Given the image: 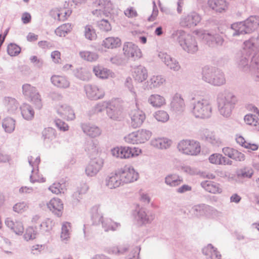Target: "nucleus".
<instances>
[{"label": "nucleus", "mask_w": 259, "mask_h": 259, "mask_svg": "<svg viewBox=\"0 0 259 259\" xmlns=\"http://www.w3.org/2000/svg\"><path fill=\"white\" fill-rule=\"evenodd\" d=\"M236 61L240 69L259 81V52L251 55L248 52L241 51L237 54Z\"/></svg>", "instance_id": "f257e3e1"}, {"label": "nucleus", "mask_w": 259, "mask_h": 259, "mask_svg": "<svg viewBox=\"0 0 259 259\" xmlns=\"http://www.w3.org/2000/svg\"><path fill=\"white\" fill-rule=\"evenodd\" d=\"M217 100L220 113L224 117H230L237 101L236 96L228 90H224L218 93Z\"/></svg>", "instance_id": "f03ea898"}, {"label": "nucleus", "mask_w": 259, "mask_h": 259, "mask_svg": "<svg viewBox=\"0 0 259 259\" xmlns=\"http://www.w3.org/2000/svg\"><path fill=\"white\" fill-rule=\"evenodd\" d=\"M259 25V18L252 16L244 21L234 23L229 28L230 34L235 37L250 33L256 29Z\"/></svg>", "instance_id": "7ed1b4c3"}, {"label": "nucleus", "mask_w": 259, "mask_h": 259, "mask_svg": "<svg viewBox=\"0 0 259 259\" xmlns=\"http://www.w3.org/2000/svg\"><path fill=\"white\" fill-rule=\"evenodd\" d=\"M171 37L184 51L188 53L194 54L198 50L197 42L195 37L183 30L174 31Z\"/></svg>", "instance_id": "20e7f679"}, {"label": "nucleus", "mask_w": 259, "mask_h": 259, "mask_svg": "<svg viewBox=\"0 0 259 259\" xmlns=\"http://www.w3.org/2000/svg\"><path fill=\"white\" fill-rule=\"evenodd\" d=\"M202 80L213 86H221L226 83V78L224 72L214 67H204L202 69Z\"/></svg>", "instance_id": "39448f33"}, {"label": "nucleus", "mask_w": 259, "mask_h": 259, "mask_svg": "<svg viewBox=\"0 0 259 259\" xmlns=\"http://www.w3.org/2000/svg\"><path fill=\"white\" fill-rule=\"evenodd\" d=\"M192 102V113L196 117L201 119L208 118L212 114V107L210 102L205 99L193 98Z\"/></svg>", "instance_id": "423d86ee"}, {"label": "nucleus", "mask_w": 259, "mask_h": 259, "mask_svg": "<svg viewBox=\"0 0 259 259\" xmlns=\"http://www.w3.org/2000/svg\"><path fill=\"white\" fill-rule=\"evenodd\" d=\"M178 149L183 153L191 155H197L201 150L198 142L190 140L180 141L178 145Z\"/></svg>", "instance_id": "0eeeda50"}, {"label": "nucleus", "mask_w": 259, "mask_h": 259, "mask_svg": "<svg viewBox=\"0 0 259 259\" xmlns=\"http://www.w3.org/2000/svg\"><path fill=\"white\" fill-rule=\"evenodd\" d=\"M22 92L26 98L32 102L36 108L41 109L42 103L40 96L35 87L30 84L25 83L22 86Z\"/></svg>", "instance_id": "6e6552de"}, {"label": "nucleus", "mask_w": 259, "mask_h": 259, "mask_svg": "<svg viewBox=\"0 0 259 259\" xmlns=\"http://www.w3.org/2000/svg\"><path fill=\"white\" fill-rule=\"evenodd\" d=\"M122 185L133 183L137 181L139 178V174L135 171L132 166H125L117 169Z\"/></svg>", "instance_id": "1a4fd4ad"}, {"label": "nucleus", "mask_w": 259, "mask_h": 259, "mask_svg": "<svg viewBox=\"0 0 259 259\" xmlns=\"http://www.w3.org/2000/svg\"><path fill=\"white\" fill-rule=\"evenodd\" d=\"M202 36L203 41L211 48L222 46L225 41L223 36L216 31L205 32Z\"/></svg>", "instance_id": "9d476101"}, {"label": "nucleus", "mask_w": 259, "mask_h": 259, "mask_svg": "<svg viewBox=\"0 0 259 259\" xmlns=\"http://www.w3.org/2000/svg\"><path fill=\"white\" fill-rule=\"evenodd\" d=\"M201 17L196 12L192 11L182 15L180 19V25L183 27L193 28L200 22Z\"/></svg>", "instance_id": "9b49d317"}, {"label": "nucleus", "mask_w": 259, "mask_h": 259, "mask_svg": "<svg viewBox=\"0 0 259 259\" xmlns=\"http://www.w3.org/2000/svg\"><path fill=\"white\" fill-rule=\"evenodd\" d=\"M141 150L135 147H121L112 150L113 156L120 158H128L139 155Z\"/></svg>", "instance_id": "f8f14e48"}, {"label": "nucleus", "mask_w": 259, "mask_h": 259, "mask_svg": "<svg viewBox=\"0 0 259 259\" xmlns=\"http://www.w3.org/2000/svg\"><path fill=\"white\" fill-rule=\"evenodd\" d=\"M104 164L103 159L100 157H95L91 161L85 168V174L88 176H95L101 169Z\"/></svg>", "instance_id": "ddd939ff"}, {"label": "nucleus", "mask_w": 259, "mask_h": 259, "mask_svg": "<svg viewBox=\"0 0 259 259\" xmlns=\"http://www.w3.org/2000/svg\"><path fill=\"white\" fill-rule=\"evenodd\" d=\"M123 51L125 56L132 58L134 60L142 57V52L137 45L132 42H125L123 46Z\"/></svg>", "instance_id": "4468645a"}, {"label": "nucleus", "mask_w": 259, "mask_h": 259, "mask_svg": "<svg viewBox=\"0 0 259 259\" xmlns=\"http://www.w3.org/2000/svg\"><path fill=\"white\" fill-rule=\"evenodd\" d=\"M84 90L88 98L91 100L100 99L105 95L104 90L95 85L87 84L84 86Z\"/></svg>", "instance_id": "2eb2a0df"}, {"label": "nucleus", "mask_w": 259, "mask_h": 259, "mask_svg": "<svg viewBox=\"0 0 259 259\" xmlns=\"http://www.w3.org/2000/svg\"><path fill=\"white\" fill-rule=\"evenodd\" d=\"M130 124L134 128L140 127L144 122L146 116L143 111L139 109H134L130 113Z\"/></svg>", "instance_id": "dca6fc26"}, {"label": "nucleus", "mask_w": 259, "mask_h": 259, "mask_svg": "<svg viewBox=\"0 0 259 259\" xmlns=\"http://www.w3.org/2000/svg\"><path fill=\"white\" fill-rule=\"evenodd\" d=\"M159 57L169 69L174 71H178L181 69L179 62L169 55L166 53H160L159 54Z\"/></svg>", "instance_id": "f3484780"}, {"label": "nucleus", "mask_w": 259, "mask_h": 259, "mask_svg": "<svg viewBox=\"0 0 259 259\" xmlns=\"http://www.w3.org/2000/svg\"><path fill=\"white\" fill-rule=\"evenodd\" d=\"M213 210V208L205 204H199L194 205L192 208L193 213L197 217L208 216Z\"/></svg>", "instance_id": "a211bd4d"}, {"label": "nucleus", "mask_w": 259, "mask_h": 259, "mask_svg": "<svg viewBox=\"0 0 259 259\" xmlns=\"http://www.w3.org/2000/svg\"><path fill=\"white\" fill-rule=\"evenodd\" d=\"M105 185L109 189H115L122 185L117 170L108 175L105 180Z\"/></svg>", "instance_id": "6ab92c4d"}, {"label": "nucleus", "mask_w": 259, "mask_h": 259, "mask_svg": "<svg viewBox=\"0 0 259 259\" xmlns=\"http://www.w3.org/2000/svg\"><path fill=\"white\" fill-rule=\"evenodd\" d=\"M28 160L29 165L32 167L31 172L32 175L30 176V181L31 183H34L36 182H44L45 179L44 178L40 179L39 177L36 176L34 174L35 171H38V165L40 162V157L37 156L36 157L34 161H33V157L30 156L28 157Z\"/></svg>", "instance_id": "aec40b11"}, {"label": "nucleus", "mask_w": 259, "mask_h": 259, "mask_svg": "<svg viewBox=\"0 0 259 259\" xmlns=\"http://www.w3.org/2000/svg\"><path fill=\"white\" fill-rule=\"evenodd\" d=\"M81 127L83 132L91 138L97 137L102 133L101 129L99 127L91 123H82Z\"/></svg>", "instance_id": "412c9836"}, {"label": "nucleus", "mask_w": 259, "mask_h": 259, "mask_svg": "<svg viewBox=\"0 0 259 259\" xmlns=\"http://www.w3.org/2000/svg\"><path fill=\"white\" fill-rule=\"evenodd\" d=\"M57 113L60 116L67 120H72L75 118L74 111L70 106L64 104L58 107Z\"/></svg>", "instance_id": "4be33fe9"}, {"label": "nucleus", "mask_w": 259, "mask_h": 259, "mask_svg": "<svg viewBox=\"0 0 259 259\" xmlns=\"http://www.w3.org/2000/svg\"><path fill=\"white\" fill-rule=\"evenodd\" d=\"M165 81V79L162 75H153L145 82V89L149 90L158 88Z\"/></svg>", "instance_id": "5701e85b"}, {"label": "nucleus", "mask_w": 259, "mask_h": 259, "mask_svg": "<svg viewBox=\"0 0 259 259\" xmlns=\"http://www.w3.org/2000/svg\"><path fill=\"white\" fill-rule=\"evenodd\" d=\"M47 206L49 209L57 217L61 216L63 204L60 199H52L47 204Z\"/></svg>", "instance_id": "b1692460"}, {"label": "nucleus", "mask_w": 259, "mask_h": 259, "mask_svg": "<svg viewBox=\"0 0 259 259\" xmlns=\"http://www.w3.org/2000/svg\"><path fill=\"white\" fill-rule=\"evenodd\" d=\"M84 149L90 156L97 155L100 150L99 141L94 140L87 141L84 145Z\"/></svg>", "instance_id": "393cba45"}, {"label": "nucleus", "mask_w": 259, "mask_h": 259, "mask_svg": "<svg viewBox=\"0 0 259 259\" xmlns=\"http://www.w3.org/2000/svg\"><path fill=\"white\" fill-rule=\"evenodd\" d=\"M201 186L207 192L212 193H221L222 189L219 184L211 181H204L200 184Z\"/></svg>", "instance_id": "a878e982"}, {"label": "nucleus", "mask_w": 259, "mask_h": 259, "mask_svg": "<svg viewBox=\"0 0 259 259\" xmlns=\"http://www.w3.org/2000/svg\"><path fill=\"white\" fill-rule=\"evenodd\" d=\"M106 112L107 116L110 119L114 120H119L121 111L118 104L113 102H109Z\"/></svg>", "instance_id": "bb28decb"}, {"label": "nucleus", "mask_w": 259, "mask_h": 259, "mask_svg": "<svg viewBox=\"0 0 259 259\" xmlns=\"http://www.w3.org/2000/svg\"><path fill=\"white\" fill-rule=\"evenodd\" d=\"M202 251L207 259H221V254L211 244L203 248Z\"/></svg>", "instance_id": "cd10ccee"}, {"label": "nucleus", "mask_w": 259, "mask_h": 259, "mask_svg": "<svg viewBox=\"0 0 259 259\" xmlns=\"http://www.w3.org/2000/svg\"><path fill=\"white\" fill-rule=\"evenodd\" d=\"M133 76L135 80L142 82L147 79L148 72L145 67L140 65L134 68Z\"/></svg>", "instance_id": "c85d7f7f"}, {"label": "nucleus", "mask_w": 259, "mask_h": 259, "mask_svg": "<svg viewBox=\"0 0 259 259\" xmlns=\"http://www.w3.org/2000/svg\"><path fill=\"white\" fill-rule=\"evenodd\" d=\"M208 159L210 163L215 164L231 165L232 164V161L229 158L218 153L211 154Z\"/></svg>", "instance_id": "c756f323"}, {"label": "nucleus", "mask_w": 259, "mask_h": 259, "mask_svg": "<svg viewBox=\"0 0 259 259\" xmlns=\"http://www.w3.org/2000/svg\"><path fill=\"white\" fill-rule=\"evenodd\" d=\"M171 109L175 112H182L185 108V103L183 99L180 95L176 94L172 98L170 103Z\"/></svg>", "instance_id": "7c9ffc66"}, {"label": "nucleus", "mask_w": 259, "mask_h": 259, "mask_svg": "<svg viewBox=\"0 0 259 259\" xmlns=\"http://www.w3.org/2000/svg\"><path fill=\"white\" fill-rule=\"evenodd\" d=\"M154 219V214H150L149 215L143 209H140L138 211L137 214L136 216V219L139 225L150 223Z\"/></svg>", "instance_id": "2f4dec72"}, {"label": "nucleus", "mask_w": 259, "mask_h": 259, "mask_svg": "<svg viewBox=\"0 0 259 259\" xmlns=\"http://www.w3.org/2000/svg\"><path fill=\"white\" fill-rule=\"evenodd\" d=\"M52 83L58 88L66 89L70 85V82L65 76L53 75L51 78Z\"/></svg>", "instance_id": "473e14b6"}, {"label": "nucleus", "mask_w": 259, "mask_h": 259, "mask_svg": "<svg viewBox=\"0 0 259 259\" xmlns=\"http://www.w3.org/2000/svg\"><path fill=\"white\" fill-rule=\"evenodd\" d=\"M202 140L207 142L212 145H218L219 141L215 135L207 129L203 130L200 135Z\"/></svg>", "instance_id": "72a5a7b5"}, {"label": "nucleus", "mask_w": 259, "mask_h": 259, "mask_svg": "<svg viewBox=\"0 0 259 259\" xmlns=\"http://www.w3.org/2000/svg\"><path fill=\"white\" fill-rule=\"evenodd\" d=\"M148 103L152 107L159 108L165 104L164 98L158 94L151 95L148 98Z\"/></svg>", "instance_id": "f704fd0d"}, {"label": "nucleus", "mask_w": 259, "mask_h": 259, "mask_svg": "<svg viewBox=\"0 0 259 259\" xmlns=\"http://www.w3.org/2000/svg\"><path fill=\"white\" fill-rule=\"evenodd\" d=\"M209 7L216 12H222L227 8V3L225 0H208Z\"/></svg>", "instance_id": "c9c22d12"}, {"label": "nucleus", "mask_w": 259, "mask_h": 259, "mask_svg": "<svg viewBox=\"0 0 259 259\" xmlns=\"http://www.w3.org/2000/svg\"><path fill=\"white\" fill-rule=\"evenodd\" d=\"M151 143L153 147L162 149L168 148L171 143V141L166 138H158L152 140Z\"/></svg>", "instance_id": "e433bc0d"}, {"label": "nucleus", "mask_w": 259, "mask_h": 259, "mask_svg": "<svg viewBox=\"0 0 259 259\" xmlns=\"http://www.w3.org/2000/svg\"><path fill=\"white\" fill-rule=\"evenodd\" d=\"M21 114L23 117L27 120H31L34 115V111L32 107L27 104L24 103L20 107Z\"/></svg>", "instance_id": "4c0bfd02"}, {"label": "nucleus", "mask_w": 259, "mask_h": 259, "mask_svg": "<svg viewBox=\"0 0 259 259\" xmlns=\"http://www.w3.org/2000/svg\"><path fill=\"white\" fill-rule=\"evenodd\" d=\"M4 103L8 112L10 114L14 113L19 106V104L16 100L12 97H6Z\"/></svg>", "instance_id": "58836bf2"}, {"label": "nucleus", "mask_w": 259, "mask_h": 259, "mask_svg": "<svg viewBox=\"0 0 259 259\" xmlns=\"http://www.w3.org/2000/svg\"><path fill=\"white\" fill-rule=\"evenodd\" d=\"M183 182V178L176 174L169 175L165 178V183L170 187L178 186Z\"/></svg>", "instance_id": "ea45409f"}, {"label": "nucleus", "mask_w": 259, "mask_h": 259, "mask_svg": "<svg viewBox=\"0 0 259 259\" xmlns=\"http://www.w3.org/2000/svg\"><path fill=\"white\" fill-rule=\"evenodd\" d=\"M102 46L108 49H113L121 45V40L118 37H109L102 42Z\"/></svg>", "instance_id": "a19ab883"}, {"label": "nucleus", "mask_w": 259, "mask_h": 259, "mask_svg": "<svg viewBox=\"0 0 259 259\" xmlns=\"http://www.w3.org/2000/svg\"><path fill=\"white\" fill-rule=\"evenodd\" d=\"M102 227L104 231L108 232L110 230L115 231L117 228L120 227V224L118 223L114 222L110 219H104L102 222Z\"/></svg>", "instance_id": "79ce46f5"}, {"label": "nucleus", "mask_w": 259, "mask_h": 259, "mask_svg": "<svg viewBox=\"0 0 259 259\" xmlns=\"http://www.w3.org/2000/svg\"><path fill=\"white\" fill-rule=\"evenodd\" d=\"M256 39L255 38H251L245 41H244L243 45V50L241 51H245V52H248L251 54V55H253L254 53H256L255 50L256 47L255 45V42Z\"/></svg>", "instance_id": "37998d69"}, {"label": "nucleus", "mask_w": 259, "mask_h": 259, "mask_svg": "<svg viewBox=\"0 0 259 259\" xmlns=\"http://www.w3.org/2000/svg\"><path fill=\"white\" fill-rule=\"evenodd\" d=\"M245 122L253 127L254 130L259 131V118L253 114H247L244 116Z\"/></svg>", "instance_id": "c03bdc74"}, {"label": "nucleus", "mask_w": 259, "mask_h": 259, "mask_svg": "<svg viewBox=\"0 0 259 259\" xmlns=\"http://www.w3.org/2000/svg\"><path fill=\"white\" fill-rule=\"evenodd\" d=\"M93 71L97 77L102 79L108 78L111 73L110 70L99 66H95Z\"/></svg>", "instance_id": "a18cd8bd"}, {"label": "nucleus", "mask_w": 259, "mask_h": 259, "mask_svg": "<svg viewBox=\"0 0 259 259\" xmlns=\"http://www.w3.org/2000/svg\"><path fill=\"white\" fill-rule=\"evenodd\" d=\"M139 143H144L149 140L152 136V133L149 130L141 129L136 131Z\"/></svg>", "instance_id": "49530a36"}, {"label": "nucleus", "mask_w": 259, "mask_h": 259, "mask_svg": "<svg viewBox=\"0 0 259 259\" xmlns=\"http://www.w3.org/2000/svg\"><path fill=\"white\" fill-rule=\"evenodd\" d=\"M104 219L102 213L99 211L98 208L95 207L92 209V220L94 225H99L102 223Z\"/></svg>", "instance_id": "de8ad7c7"}, {"label": "nucleus", "mask_w": 259, "mask_h": 259, "mask_svg": "<svg viewBox=\"0 0 259 259\" xmlns=\"http://www.w3.org/2000/svg\"><path fill=\"white\" fill-rule=\"evenodd\" d=\"M2 126L7 133H11L15 128V120L12 118L7 117L4 119Z\"/></svg>", "instance_id": "09e8293b"}, {"label": "nucleus", "mask_w": 259, "mask_h": 259, "mask_svg": "<svg viewBox=\"0 0 259 259\" xmlns=\"http://www.w3.org/2000/svg\"><path fill=\"white\" fill-rule=\"evenodd\" d=\"M42 137L45 141L49 142L56 137L55 130L52 127L46 128L42 132Z\"/></svg>", "instance_id": "8fccbe9b"}, {"label": "nucleus", "mask_w": 259, "mask_h": 259, "mask_svg": "<svg viewBox=\"0 0 259 259\" xmlns=\"http://www.w3.org/2000/svg\"><path fill=\"white\" fill-rule=\"evenodd\" d=\"M153 116L157 121L162 123L167 122L169 118L168 114L167 112L164 110H158L156 111L154 113Z\"/></svg>", "instance_id": "3c124183"}, {"label": "nucleus", "mask_w": 259, "mask_h": 259, "mask_svg": "<svg viewBox=\"0 0 259 259\" xmlns=\"http://www.w3.org/2000/svg\"><path fill=\"white\" fill-rule=\"evenodd\" d=\"M79 55L81 58L90 62L95 61L98 58V55L97 53L89 51L80 52Z\"/></svg>", "instance_id": "603ef678"}, {"label": "nucleus", "mask_w": 259, "mask_h": 259, "mask_svg": "<svg viewBox=\"0 0 259 259\" xmlns=\"http://www.w3.org/2000/svg\"><path fill=\"white\" fill-rule=\"evenodd\" d=\"M96 24L98 28L102 31L108 32L112 29L111 24L107 20L104 19L98 21Z\"/></svg>", "instance_id": "864d4df0"}, {"label": "nucleus", "mask_w": 259, "mask_h": 259, "mask_svg": "<svg viewBox=\"0 0 259 259\" xmlns=\"http://www.w3.org/2000/svg\"><path fill=\"white\" fill-rule=\"evenodd\" d=\"M84 36L89 40L95 39L96 37V33L92 26L88 25L84 27Z\"/></svg>", "instance_id": "5fc2aeb1"}, {"label": "nucleus", "mask_w": 259, "mask_h": 259, "mask_svg": "<svg viewBox=\"0 0 259 259\" xmlns=\"http://www.w3.org/2000/svg\"><path fill=\"white\" fill-rule=\"evenodd\" d=\"M28 204L25 201H22L15 204L13 207V210L17 213H22L28 208Z\"/></svg>", "instance_id": "6e6d98bb"}, {"label": "nucleus", "mask_w": 259, "mask_h": 259, "mask_svg": "<svg viewBox=\"0 0 259 259\" xmlns=\"http://www.w3.org/2000/svg\"><path fill=\"white\" fill-rule=\"evenodd\" d=\"M21 52V48L15 44H10L7 47V52L11 56L18 55Z\"/></svg>", "instance_id": "4d7b16f0"}, {"label": "nucleus", "mask_w": 259, "mask_h": 259, "mask_svg": "<svg viewBox=\"0 0 259 259\" xmlns=\"http://www.w3.org/2000/svg\"><path fill=\"white\" fill-rule=\"evenodd\" d=\"M71 228L70 224L69 223H64L62 227V232L61 234V238L63 240H67L69 238L70 229Z\"/></svg>", "instance_id": "13d9d810"}, {"label": "nucleus", "mask_w": 259, "mask_h": 259, "mask_svg": "<svg viewBox=\"0 0 259 259\" xmlns=\"http://www.w3.org/2000/svg\"><path fill=\"white\" fill-rule=\"evenodd\" d=\"M109 102L104 101L97 104L93 108V113H98L102 112L105 109L107 110L108 106H109Z\"/></svg>", "instance_id": "bf43d9fd"}, {"label": "nucleus", "mask_w": 259, "mask_h": 259, "mask_svg": "<svg viewBox=\"0 0 259 259\" xmlns=\"http://www.w3.org/2000/svg\"><path fill=\"white\" fill-rule=\"evenodd\" d=\"M36 232L32 227H29L27 228L24 235V238L27 241L33 240L36 238Z\"/></svg>", "instance_id": "052dcab7"}, {"label": "nucleus", "mask_w": 259, "mask_h": 259, "mask_svg": "<svg viewBox=\"0 0 259 259\" xmlns=\"http://www.w3.org/2000/svg\"><path fill=\"white\" fill-rule=\"evenodd\" d=\"M125 141L130 144H138L139 140L137 137L136 132L129 134L124 137Z\"/></svg>", "instance_id": "680f3d73"}, {"label": "nucleus", "mask_w": 259, "mask_h": 259, "mask_svg": "<svg viewBox=\"0 0 259 259\" xmlns=\"http://www.w3.org/2000/svg\"><path fill=\"white\" fill-rule=\"evenodd\" d=\"M49 189L53 193L58 194L61 192H63L62 185L60 183H54L50 186Z\"/></svg>", "instance_id": "e2e57ef3"}, {"label": "nucleus", "mask_w": 259, "mask_h": 259, "mask_svg": "<svg viewBox=\"0 0 259 259\" xmlns=\"http://www.w3.org/2000/svg\"><path fill=\"white\" fill-rule=\"evenodd\" d=\"M141 248L136 246L131 249L130 253L126 257V259H139V255Z\"/></svg>", "instance_id": "0e129e2a"}, {"label": "nucleus", "mask_w": 259, "mask_h": 259, "mask_svg": "<svg viewBox=\"0 0 259 259\" xmlns=\"http://www.w3.org/2000/svg\"><path fill=\"white\" fill-rule=\"evenodd\" d=\"M181 170L182 171L190 175H194L198 172L196 168L188 165L182 166L181 167Z\"/></svg>", "instance_id": "69168bd1"}, {"label": "nucleus", "mask_w": 259, "mask_h": 259, "mask_svg": "<svg viewBox=\"0 0 259 259\" xmlns=\"http://www.w3.org/2000/svg\"><path fill=\"white\" fill-rule=\"evenodd\" d=\"M56 126L62 131H67L68 130L69 126L67 123L63 121L61 119H57L54 121Z\"/></svg>", "instance_id": "338daca9"}, {"label": "nucleus", "mask_w": 259, "mask_h": 259, "mask_svg": "<svg viewBox=\"0 0 259 259\" xmlns=\"http://www.w3.org/2000/svg\"><path fill=\"white\" fill-rule=\"evenodd\" d=\"M89 187L85 184L81 185L80 187H78L77 190L73 193V197H77V194L82 195L85 194L88 190Z\"/></svg>", "instance_id": "774afa93"}]
</instances>
